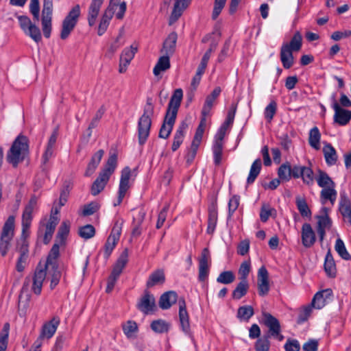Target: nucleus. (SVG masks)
<instances>
[{
	"label": "nucleus",
	"instance_id": "f257e3e1",
	"mask_svg": "<svg viewBox=\"0 0 351 351\" xmlns=\"http://www.w3.org/2000/svg\"><path fill=\"white\" fill-rule=\"evenodd\" d=\"M29 154V139L26 136L19 134L13 141L6 156L8 163L13 167H18Z\"/></svg>",
	"mask_w": 351,
	"mask_h": 351
},
{
	"label": "nucleus",
	"instance_id": "f03ea898",
	"mask_svg": "<svg viewBox=\"0 0 351 351\" xmlns=\"http://www.w3.org/2000/svg\"><path fill=\"white\" fill-rule=\"evenodd\" d=\"M117 165V154H110L106 161L104 167L99 172L98 177L93 182L91 186L90 193L93 195H97L104 189L110 180L111 175L114 173Z\"/></svg>",
	"mask_w": 351,
	"mask_h": 351
},
{
	"label": "nucleus",
	"instance_id": "7ed1b4c3",
	"mask_svg": "<svg viewBox=\"0 0 351 351\" xmlns=\"http://www.w3.org/2000/svg\"><path fill=\"white\" fill-rule=\"evenodd\" d=\"M149 101L150 99H147V104L144 108L143 114L138 121V143L141 146L146 143L150 133L152 125L151 116L153 114L154 108Z\"/></svg>",
	"mask_w": 351,
	"mask_h": 351
},
{
	"label": "nucleus",
	"instance_id": "20e7f679",
	"mask_svg": "<svg viewBox=\"0 0 351 351\" xmlns=\"http://www.w3.org/2000/svg\"><path fill=\"white\" fill-rule=\"evenodd\" d=\"M163 51L167 55H171L176 51V34L171 33L163 43ZM170 67L169 56H161L155 65L153 73L156 76Z\"/></svg>",
	"mask_w": 351,
	"mask_h": 351
},
{
	"label": "nucleus",
	"instance_id": "39448f33",
	"mask_svg": "<svg viewBox=\"0 0 351 351\" xmlns=\"http://www.w3.org/2000/svg\"><path fill=\"white\" fill-rule=\"evenodd\" d=\"M176 121V89L172 91L168 108L159 131V137L167 138L170 135Z\"/></svg>",
	"mask_w": 351,
	"mask_h": 351
},
{
	"label": "nucleus",
	"instance_id": "423d86ee",
	"mask_svg": "<svg viewBox=\"0 0 351 351\" xmlns=\"http://www.w3.org/2000/svg\"><path fill=\"white\" fill-rule=\"evenodd\" d=\"M37 204V200L35 196L31 197L27 204L25 206L22 214L21 219V239L25 240L30 235V228L33 220V211Z\"/></svg>",
	"mask_w": 351,
	"mask_h": 351
},
{
	"label": "nucleus",
	"instance_id": "0eeeda50",
	"mask_svg": "<svg viewBox=\"0 0 351 351\" xmlns=\"http://www.w3.org/2000/svg\"><path fill=\"white\" fill-rule=\"evenodd\" d=\"M15 218L14 216H9L5 221L2 232L1 234L0 240V253L2 256H5L10 246V241L14 237Z\"/></svg>",
	"mask_w": 351,
	"mask_h": 351
},
{
	"label": "nucleus",
	"instance_id": "6e6552de",
	"mask_svg": "<svg viewBox=\"0 0 351 351\" xmlns=\"http://www.w3.org/2000/svg\"><path fill=\"white\" fill-rule=\"evenodd\" d=\"M81 14L80 7L78 4L73 6L65 16L62 23L60 38L66 39L76 26Z\"/></svg>",
	"mask_w": 351,
	"mask_h": 351
},
{
	"label": "nucleus",
	"instance_id": "1a4fd4ad",
	"mask_svg": "<svg viewBox=\"0 0 351 351\" xmlns=\"http://www.w3.org/2000/svg\"><path fill=\"white\" fill-rule=\"evenodd\" d=\"M128 263V250L125 249L120 257L118 258L115 265L114 266L110 276L107 280V287L106 289V292L109 293H110L115 285V283L119 278L120 274L122 273L123 268L125 267Z\"/></svg>",
	"mask_w": 351,
	"mask_h": 351
},
{
	"label": "nucleus",
	"instance_id": "9d476101",
	"mask_svg": "<svg viewBox=\"0 0 351 351\" xmlns=\"http://www.w3.org/2000/svg\"><path fill=\"white\" fill-rule=\"evenodd\" d=\"M20 27L25 35L29 36L34 42L38 43L42 40L41 32L38 26L33 24L30 19L25 15L17 17Z\"/></svg>",
	"mask_w": 351,
	"mask_h": 351
},
{
	"label": "nucleus",
	"instance_id": "9b49d317",
	"mask_svg": "<svg viewBox=\"0 0 351 351\" xmlns=\"http://www.w3.org/2000/svg\"><path fill=\"white\" fill-rule=\"evenodd\" d=\"M53 0H43L41 23L43 35L49 38L52 29Z\"/></svg>",
	"mask_w": 351,
	"mask_h": 351
},
{
	"label": "nucleus",
	"instance_id": "f8f14e48",
	"mask_svg": "<svg viewBox=\"0 0 351 351\" xmlns=\"http://www.w3.org/2000/svg\"><path fill=\"white\" fill-rule=\"evenodd\" d=\"M131 176V169L129 167H124L121 171L120 182L118 190V197L113 203L114 206L120 205L125 197L127 191L130 189V178Z\"/></svg>",
	"mask_w": 351,
	"mask_h": 351
},
{
	"label": "nucleus",
	"instance_id": "ddd939ff",
	"mask_svg": "<svg viewBox=\"0 0 351 351\" xmlns=\"http://www.w3.org/2000/svg\"><path fill=\"white\" fill-rule=\"evenodd\" d=\"M178 305L180 328L186 336L193 340V336L191 329L189 315L186 311L185 300L183 298H180Z\"/></svg>",
	"mask_w": 351,
	"mask_h": 351
},
{
	"label": "nucleus",
	"instance_id": "4468645a",
	"mask_svg": "<svg viewBox=\"0 0 351 351\" xmlns=\"http://www.w3.org/2000/svg\"><path fill=\"white\" fill-rule=\"evenodd\" d=\"M137 308L145 315L153 313L156 311L155 298L149 291H144L137 304Z\"/></svg>",
	"mask_w": 351,
	"mask_h": 351
},
{
	"label": "nucleus",
	"instance_id": "2eb2a0df",
	"mask_svg": "<svg viewBox=\"0 0 351 351\" xmlns=\"http://www.w3.org/2000/svg\"><path fill=\"white\" fill-rule=\"evenodd\" d=\"M58 138V130H55L51 134L46 145L45 150L41 158V168L43 171L48 169V162L52 157H54V152Z\"/></svg>",
	"mask_w": 351,
	"mask_h": 351
},
{
	"label": "nucleus",
	"instance_id": "dca6fc26",
	"mask_svg": "<svg viewBox=\"0 0 351 351\" xmlns=\"http://www.w3.org/2000/svg\"><path fill=\"white\" fill-rule=\"evenodd\" d=\"M328 211L329 209L328 208L322 207L321 209V213L322 214L317 216V231L321 242L324 241L326 230L330 229L332 226V220L328 216Z\"/></svg>",
	"mask_w": 351,
	"mask_h": 351
},
{
	"label": "nucleus",
	"instance_id": "f3484780",
	"mask_svg": "<svg viewBox=\"0 0 351 351\" xmlns=\"http://www.w3.org/2000/svg\"><path fill=\"white\" fill-rule=\"evenodd\" d=\"M210 260V254L208 248L205 247L202 250L199 258L198 267V280L200 282H205L209 275L210 265L208 262Z\"/></svg>",
	"mask_w": 351,
	"mask_h": 351
},
{
	"label": "nucleus",
	"instance_id": "a211bd4d",
	"mask_svg": "<svg viewBox=\"0 0 351 351\" xmlns=\"http://www.w3.org/2000/svg\"><path fill=\"white\" fill-rule=\"evenodd\" d=\"M46 267H44L40 263L36 267L33 277H32V291L36 295H40L42 291V287L44 280L47 276Z\"/></svg>",
	"mask_w": 351,
	"mask_h": 351
},
{
	"label": "nucleus",
	"instance_id": "6ab92c4d",
	"mask_svg": "<svg viewBox=\"0 0 351 351\" xmlns=\"http://www.w3.org/2000/svg\"><path fill=\"white\" fill-rule=\"evenodd\" d=\"M258 293L260 296H265L269 291V273L265 266L259 268L257 275Z\"/></svg>",
	"mask_w": 351,
	"mask_h": 351
},
{
	"label": "nucleus",
	"instance_id": "aec40b11",
	"mask_svg": "<svg viewBox=\"0 0 351 351\" xmlns=\"http://www.w3.org/2000/svg\"><path fill=\"white\" fill-rule=\"evenodd\" d=\"M332 107L335 111L334 121L339 125H347L351 119V110L342 108L335 100Z\"/></svg>",
	"mask_w": 351,
	"mask_h": 351
},
{
	"label": "nucleus",
	"instance_id": "412c9836",
	"mask_svg": "<svg viewBox=\"0 0 351 351\" xmlns=\"http://www.w3.org/2000/svg\"><path fill=\"white\" fill-rule=\"evenodd\" d=\"M60 323V319L58 316H54L51 319L45 322L40 330L41 337L47 339H51L56 333Z\"/></svg>",
	"mask_w": 351,
	"mask_h": 351
},
{
	"label": "nucleus",
	"instance_id": "4be33fe9",
	"mask_svg": "<svg viewBox=\"0 0 351 351\" xmlns=\"http://www.w3.org/2000/svg\"><path fill=\"white\" fill-rule=\"evenodd\" d=\"M302 245L307 248L312 247L316 241V237L311 224L305 223L301 231Z\"/></svg>",
	"mask_w": 351,
	"mask_h": 351
},
{
	"label": "nucleus",
	"instance_id": "5701e85b",
	"mask_svg": "<svg viewBox=\"0 0 351 351\" xmlns=\"http://www.w3.org/2000/svg\"><path fill=\"white\" fill-rule=\"evenodd\" d=\"M263 323L269 328V332L272 337H278L280 332L279 321L269 313H263Z\"/></svg>",
	"mask_w": 351,
	"mask_h": 351
},
{
	"label": "nucleus",
	"instance_id": "b1692460",
	"mask_svg": "<svg viewBox=\"0 0 351 351\" xmlns=\"http://www.w3.org/2000/svg\"><path fill=\"white\" fill-rule=\"evenodd\" d=\"M104 0H92L88 10L87 20L89 26L95 25Z\"/></svg>",
	"mask_w": 351,
	"mask_h": 351
},
{
	"label": "nucleus",
	"instance_id": "393cba45",
	"mask_svg": "<svg viewBox=\"0 0 351 351\" xmlns=\"http://www.w3.org/2000/svg\"><path fill=\"white\" fill-rule=\"evenodd\" d=\"M332 291L330 289H326L321 291H318L313 297L311 305L317 309L323 308L326 303V300L331 297Z\"/></svg>",
	"mask_w": 351,
	"mask_h": 351
},
{
	"label": "nucleus",
	"instance_id": "a878e982",
	"mask_svg": "<svg viewBox=\"0 0 351 351\" xmlns=\"http://www.w3.org/2000/svg\"><path fill=\"white\" fill-rule=\"evenodd\" d=\"M218 220L217 206L216 203H212L208 207V227L206 232L209 234H213Z\"/></svg>",
	"mask_w": 351,
	"mask_h": 351
},
{
	"label": "nucleus",
	"instance_id": "bb28decb",
	"mask_svg": "<svg viewBox=\"0 0 351 351\" xmlns=\"http://www.w3.org/2000/svg\"><path fill=\"white\" fill-rule=\"evenodd\" d=\"M60 244L56 243L51 248L46 260V263L43 265L47 268L50 266L51 268L58 269L59 267L58 258L60 256Z\"/></svg>",
	"mask_w": 351,
	"mask_h": 351
},
{
	"label": "nucleus",
	"instance_id": "cd10ccee",
	"mask_svg": "<svg viewBox=\"0 0 351 351\" xmlns=\"http://www.w3.org/2000/svg\"><path fill=\"white\" fill-rule=\"evenodd\" d=\"M104 154V151L103 149H99L92 156L84 173V176L86 177H89L94 173L99 166Z\"/></svg>",
	"mask_w": 351,
	"mask_h": 351
},
{
	"label": "nucleus",
	"instance_id": "c85d7f7f",
	"mask_svg": "<svg viewBox=\"0 0 351 351\" xmlns=\"http://www.w3.org/2000/svg\"><path fill=\"white\" fill-rule=\"evenodd\" d=\"M223 149V140L214 138L212 152L213 154V162L215 166H219L222 162Z\"/></svg>",
	"mask_w": 351,
	"mask_h": 351
},
{
	"label": "nucleus",
	"instance_id": "c756f323",
	"mask_svg": "<svg viewBox=\"0 0 351 351\" xmlns=\"http://www.w3.org/2000/svg\"><path fill=\"white\" fill-rule=\"evenodd\" d=\"M165 282V276L162 269H157L152 272L147 280L146 287L147 289L156 285H160Z\"/></svg>",
	"mask_w": 351,
	"mask_h": 351
},
{
	"label": "nucleus",
	"instance_id": "7c9ffc66",
	"mask_svg": "<svg viewBox=\"0 0 351 351\" xmlns=\"http://www.w3.org/2000/svg\"><path fill=\"white\" fill-rule=\"evenodd\" d=\"M337 196L335 186H331L326 188H323L320 192V201L322 204H325L327 201H329L333 206L336 201Z\"/></svg>",
	"mask_w": 351,
	"mask_h": 351
},
{
	"label": "nucleus",
	"instance_id": "2f4dec72",
	"mask_svg": "<svg viewBox=\"0 0 351 351\" xmlns=\"http://www.w3.org/2000/svg\"><path fill=\"white\" fill-rule=\"evenodd\" d=\"M339 209L343 217L348 218L351 223V202L345 193L340 195Z\"/></svg>",
	"mask_w": 351,
	"mask_h": 351
},
{
	"label": "nucleus",
	"instance_id": "473e14b6",
	"mask_svg": "<svg viewBox=\"0 0 351 351\" xmlns=\"http://www.w3.org/2000/svg\"><path fill=\"white\" fill-rule=\"evenodd\" d=\"M293 51L288 49V46L282 45L280 49V60L285 69H290L294 63Z\"/></svg>",
	"mask_w": 351,
	"mask_h": 351
},
{
	"label": "nucleus",
	"instance_id": "72a5a7b5",
	"mask_svg": "<svg viewBox=\"0 0 351 351\" xmlns=\"http://www.w3.org/2000/svg\"><path fill=\"white\" fill-rule=\"evenodd\" d=\"M323 153L326 162L329 166H332L337 161V154L335 149L330 143H326L323 147Z\"/></svg>",
	"mask_w": 351,
	"mask_h": 351
},
{
	"label": "nucleus",
	"instance_id": "f704fd0d",
	"mask_svg": "<svg viewBox=\"0 0 351 351\" xmlns=\"http://www.w3.org/2000/svg\"><path fill=\"white\" fill-rule=\"evenodd\" d=\"M70 221H64L58 228V231L56 235V239L58 241V244L64 245L66 238L70 232Z\"/></svg>",
	"mask_w": 351,
	"mask_h": 351
},
{
	"label": "nucleus",
	"instance_id": "c9c22d12",
	"mask_svg": "<svg viewBox=\"0 0 351 351\" xmlns=\"http://www.w3.org/2000/svg\"><path fill=\"white\" fill-rule=\"evenodd\" d=\"M324 270L327 276L331 278H335L337 274V269L335 261L330 251L326 255L324 262Z\"/></svg>",
	"mask_w": 351,
	"mask_h": 351
},
{
	"label": "nucleus",
	"instance_id": "e433bc0d",
	"mask_svg": "<svg viewBox=\"0 0 351 351\" xmlns=\"http://www.w3.org/2000/svg\"><path fill=\"white\" fill-rule=\"evenodd\" d=\"M321 133L317 127L315 126L309 131L308 143L315 150L320 149Z\"/></svg>",
	"mask_w": 351,
	"mask_h": 351
},
{
	"label": "nucleus",
	"instance_id": "4c0bfd02",
	"mask_svg": "<svg viewBox=\"0 0 351 351\" xmlns=\"http://www.w3.org/2000/svg\"><path fill=\"white\" fill-rule=\"evenodd\" d=\"M122 330L128 339H134L138 331V328L136 322L128 320L122 325Z\"/></svg>",
	"mask_w": 351,
	"mask_h": 351
},
{
	"label": "nucleus",
	"instance_id": "58836bf2",
	"mask_svg": "<svg viewBox=\"0 0 351 351\" xmlns=\"http://www.w3.org/2000/svg\"><path fill=\"white\" fill-rule=\"evenodd\" d=\"M249 289V283L247 280H241L232 293V298L234 300H240L245 296Z\"/></svg>",
	"mask_w": 351,
	"mask_h": 351
},
{
	"label": "nucleus",
	"instance_id": "ea45409f",
	"mask_svg": "<svg viewBox=\"0 0 351 351\" xmlns=\"http://www.w3.org/2000/svg\"><path fill=\"white\" fill-rule=\"evenodd\" d=\"M261 167L262 164L261 159H256L251 165L250 173L247 178V183L248 184H251L255 181L261 172Z\"/></svg>",
	"mask_w": 351,
	"mask_h": 351
},
{
	"label": "nucleus",
	"instance_id": "a19ab883",
	"mask_svg": "<svg viewBox=\"0 0 351 351\" xmlns=\"http://www.w3.org/2000/svg\"><path fill=\"white\" fill-rule=\"evenodd\" d=\"M302 45V37L299 32H296L292 37L291 41L288 43H283L282 45L288 46V49L291 51H298L300 50Z\"/></svg>",
	"mask_w": 351,
	"mask_h": 351
},
{
	"label": "nucleus",
	"instance_id": "79ce46f5",
	"mask_svg": "<svg viewBox=\"0 0 351 351\" xmlns=\"http://www.w3.org/2000/svg\"><path fill=\"white\" fill-rule=\"evenodd\" d=\"M171 295H176V291H166L160 295L158 301V306L161 309L167 310L172 306V302L171 301Z\"/></svg>",
	"mask_w": 351,
	"mask_h": 351
},
{
	"label": "nucleus",
	"instance_id": "37998d69",
	"mask_svg": "<svg viewBox=\"0 0 351 351\" xmlns=\"http://www.w3.org/2000/svg\"><path fill=\"white\" fill-rule=\"evenodd\" d=\"M316 181L319 187L326 188L331 186H335V183L332 180L330 176L325 171H319Z\"/></svg>",
	"mask_w": 351,
	"mask_h": 351
},
{
	"label": "nucleus",
	"instance_id": "c03bdc74",
	"mask_svg": "<svg viewBox=\"0 0 351 351\" xmlns=\"http://www.w3.org/2000/svg\"><path fill=\"white\" fill-rule=\"evenodd\" d=\"M279 179L282 182H287L291 178V167L289 162L280 166L278 170Z\"/></svg>",
	"mask_w": 351,
	"mask_h": 351
},
{
	"label": "nucleus",
	"instance_id": "a18cd8bd",
	"mask_svg": "<svg viewBox=\"0 0 351 351\" xmlns=\"http://www.w3.org/2000/svg\"><path fill=\"white\" fill-rule=\"evenodd\" d=\"M27 245L23 244L22 251L21 252L20 256L17 260L16 265V269L22 272L25 267L26 261L28 257Z\"/></svg>",
	"mask_w": 351,
	"mask_h": 351
},
{
	"label": "nucleus",
	"instance_id": "49530a36",
	"mask_svg": "<svg viewBox=\"0 0 351 351\" xmlns=\"http://www.w3.org/2000/svg\"><path fill=\"white\" fill-rule=\"evenodd\" d=\"M254 313V309L251 306H243L238 308L237 317L241 320L248 321Z\"/></svg>",
	"mask_w": 351,
	"mask_h": 351
},
{
	"label": "nucleus",
	"instance_id": "de8ad7c7",
	"mask_svg": "<svg viewBox=\"0 0 351 351\" xmlns=\"http://www.w3.org/2000/svg\"><path fill=\"white\" fill-rule=\"evenodd\" d=\"M236 276L232 271H223L217 278V282L221 284L228 285L235 280Z\"/></svg>",
	"mask_w": 351,
	"mask_h": 351
},
{
	"label": "nucleus",
	"instance_id": "09e8293b",
	"mask_svg": "<svg viewBox=\"0 0 351 351\" xmlns=\"http://www.w3.org/2000/svg\"><path fill=\"white\" fill-rule=\"evenodd\" d=\"M150 327L152 330L157 333H163L169 330V325L162 319L154 320L151 323Z\"/></svg>",
	"mask_w": 351,
	"mask_h": 351
},
{
	"label": "nucleus",
	"instance_id": "8fccbe9b",
	"mask_svg": "<svg viewBox=\"0 0 351 351\" xmlns=\"http://www.w3.org/2000/svg\"><path fill=\"white\" fill-rule=\"evenodd\" d=\"M10 324L5 323L0 333V351H5L8 346Z\"/></svg>",
	"mask_w": 351,
	"mask_h": 351
},
{
	"label": "nucleus",
	"instance_id": "3c124183",
	"mask_svg": "<svg viewBox=\"0 0 351 351\" xmlns=\"http://www.w3.org/2000/svg\"><path fill=\"white\" fill-rule=\"evenodd\" d=\"M105 111H106V108H104V106H101L98 109V110L96 112L94 117L91 120V121L88 125V130L89 131V133H88L89 136L91 135L92 130L93 128H95L98 125V123H99L100 119L102 118L104 114L105 113Z\"/></svg>",
	"mask_w": 351,
	"mask_h": 351
},
{
	"label": "nucleus",
	"instance_id": "603ef678",
	"mask_svg": "<svg viewBox=\"0 0 351 351\" xmlns=\"http://www.w3.org/2000/svg\"><path fill=\"white\" fill-rule=\"evenodd\" d=\"M335 249L338 254L344 260H349L350 258V255L346 250L345 244L343 241L338 238L336 240Z\"/></svg>",
	"mask_w": 351,
	"mask_h": 351
},
{
	"label": "nucleus",
	"instance_id": "864d4df0",
	"mask_svg": "<svg viewBox=\"0 0 351 351\" xmlns=\"http://www.w3.org/2000/svg\"><path fill=\"white\" fill-rule=\"evenodd\" d=\"M79 235L85 239H89L95 234V228L90 224L84 226L79 229Z\"/></svg>",
	"mask_w": 351,
	"mask_h": 351
},
{
	"label": "nucleus",
	"instance_id": "5fc2aeb1",
	"mask_svg": "<svg viewBox=\"0 0 351 351\" xmlns=\"http://www.w3.org/2000/svg\"><path fill=\"white\" fill-rule=\"evenodd\" d=\"M136 52L137 47L131 45L130 48H125L123 49L121 54L120 60L121 61H126L127 63H130Z\"/></svg>",
	"mask_w": 351,
	"mask_h": 351
},
{
	"label": "nucleus",
	"instance_id": "6e6d98bb",
	"mask_svg": "<svg viewBox=\"0 0 351 351\" xmlns=\"http://www.w3.org/2000/svg\"><path fill=\"white\" fill-rule=\"evenodd\" d=\"M297 208L302 217H309L311 215V210L304 199H299L296 201Z\"/></svg>",
	"mask_w": 351,
	"mask_h": 351
},
{
	"label": "nucleus",
	"instance_id": "4d7b16f0",
	"mask_svg": "<svg viewBox=\"0 0 351 351\" xmlns=\"http://www.w3.org/2000/svg\"><path fill=\"white\" fill-rule=\"evenodd\" d=\"M277 110V104L275 101H271L265 108L264 111L265 118L270 122Z\"/></svg>",
	"mask_w": 351,
	"mask_h": 351
},
{
	"label": "nucleus",
	"instance_id": "13d9d810",
	"mask_svg": "<svg viewBox=\"0 0 351 351\" xmlns=\"http://www.w3.org/2000/svg\"><path fill=\"white\" fill-rule=\"evenodd\" d=\"M302 179L303 182L307 185H313L314 183V174L313 170L308 167L303 169Z\"/></svg>",
	"mask_w": 351,
	"mask_h": 351
},
{
	"label": "nucleus",
	"instance_id": "bf43d9fd",
	"mask_svg": "<svg viewBox=\"0 0 351 351\" xmlns=\"http://www.w3.org/2000/svg\"><path fill=\"white\" fill-rule=\"evenodd\" d=\"M122 230V223H119V221H116L114 223L113 228L108 238L119 241Z\"/></svg>",
	"mask_w": 351,
	"mask_h": 351
},
{
	"label": "nucleus",
	"instance_id": "052dcab7",
	"mask_svg": "<svg viewBox=\"0 0 351 351\" xmlns=\"http://www.w3.org/2000/svg\"><path fill=\"white\" fill-rule=\"evenodd\" d=\"M117 243V241L108 237L104 247V256L106 259L110 257Z\"/></svg>",
	"mask_w": 351,
	"mask_h": 351
},
{
	"label": "nucleus",
	"instance_id": "680f3d73",
	"mask_svg": "<svg viewBox=\"0 0 351 351\" xmlns=\"http://www.w3.org/2000/svg\"><path fill=\"white\" fill-rule=\"evenodd\" d=\"M269 335L262 339H259L255 344L256 351H269L270 342L269 341Z\"/></svg>",
	"mask_w": 351,
	"mask_h": 351
},
{
	"label": "nucleus",
	"instance_id": "e2e57ef3",
	"mask_svg": "<svg viewBox=\"0 0 351 351\" xmlns=\"http://www.w3.org/2000/svg\"><path fill=\"white\" fill-rule=\"evenodd\" d=\"M250 271V263L249 261H244L240 265L239 269V274L241 280H247V278Z\"/></svg>",
	"mask_w": 351,
	"mask_h": 351
},
{
	"label": "nucleus",
	"instance_id": "0e129e2a",
	"mask_svg": "<svg viewBox=\"0 0 351 351\" xmlns=\"http://www.w3.org/2000/svg\"><path fill=\"white\" fill-rule=\"evenodd\" d=\"M99 209V204L95 202H92L84 206L82 215L84 216H90L95 213Z\"/></svg>",
	"mask_w": 351,
	"mask_h": 351
},
{
	"label": "nucleus",
	"instance_id": "69168bd1",
	"mask_svg": "<svg viewBox=\"0 0 351 351\" xmlns=\"http://www.w3.org/2000/svg\"><path fill=\"white\" fill-rule=\"evenodd\" d=\"M240 197L239 195H233L228 202V215L232 217L233 213L237 210L239 207Z\"/></svg>",
	"mask_w": 351,
	"mask_h": 351
},
{
	"label": "nucleus",
	"instance_id": "338daca9",
	"mask_svg": "<svg viewBox=\"0 0 351 351\" xmlns=\"http://www.w3.org/2000/svg\"><path fill=\"white\" fill-rule=\"evenodd\" d=\"M29 11L33 15L34 20L38 21L40 16L39 0H31L29 5Z\"/></svg>",
	"mask_w": 351,
	"mask_h": 351
},
{
	"label": "nucleus",
	"instance_id": "774afa93",
	"mask_svg": "<svg viewBox=\"0 0 351 351\" xmlns=\"http://www.w3.org/2000/svg\"><path fill=\"white\" fill-rule=\"evenodd\" d=\"M286 351H300V345L296 339H289L284 346Z\"/></svg>",
	"mask_w": 351,
	"mask_h": 351
}]
</instances>
